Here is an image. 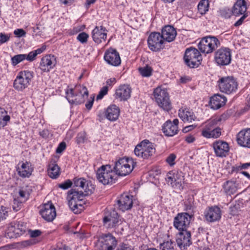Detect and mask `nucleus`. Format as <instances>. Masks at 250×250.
Returning a JSON list of instances; mask_svg holds the SVG:
<instances>
[{
  "mask_svg": "<svg viewBox=\"0 0 250 250\" xmlns=\"http://www.w3.org/2000/svg\"><path fill=\"white\" fill-rule=\"evenodd\" d=\"M66 98L70 104H79L83 103L88 97L87 88L82 85H76L74 88L66 90Z\"/></svg>",
  "mask_w": 250,
  "mask_h": 250,
  "instance_id": "obj_1",
  "label": "nucleus"
},
{
  "mask_svg": "<svg viewBox=\"0 0 250 250\" xmlns=\"http://www.w3.org/2000/svg\"><path fill=\"white\" fill-rule=\"evenodd\" d=\"M82 191L71 189L68 192L67 199L68 206L71 210L76 214L80 213L84 208V197L87 196Z\"/></svg>",
  "mask_w": 250,
  "mask_h": 250,
  "instance_id": "obj_2",
  "label": "nucleus"
},
{
  "mask_svg": "<svg viewBox=\"0 0 250 250\" xmlns=\"http://www.w3.org/2000/svg\"><path fill=\"white\" fill-rule=\"evenodd\" d=\"M97 178L104 185H111L117 180L118 175L111 165L102 166L97 171Z\"/></svg>",
  "mask_w": 250,
  "mask_h": 250,
  "instance_id": "obj_3",
  "label": "nucleus"
},
{
  "mask_svg": "<svg viewBox=\"0 0 250 250\" xmlns=\"http://www.w3.org/2000/svg\"><path fill=\"white\" fill-rule=\"evenodd\" d=\"M217 84L220 92L228 95L235 93L238 87V82L233 76L220 77Z\"/></svg>",
  "mask_w": 250,
  "mask_h": 250,
  "instance_id": "obj_4",
  "label": "nucleus"
},
{
  "mask_svg": "<svg viewBox=\"0 0 250 250\" xmlns=\"http://www.w3.org/2000/svg\"><path fill=\"white\" fill-rule=\"evenodd\" d=\"M156 102L164 110L168 111L171 108L169 96L167 89L164 86L156 87L153 91Z\"/></svg>",
  "mask_w": 250,
  "mask_h": 250,
  "instance_id": "obj_5",
  "label": "nucleus"
},
{
  "mask_svg": "<svg viewBox=\"0 0 250 250\" xmlns=\"http://www.w3.org/2000/svg\"><path fill=\"white\" fill-rule=\"evenodd\" d=\"M155 152L154 144L148 140H144L137 145L134 149V153L138 157L144 159L151 158Z\"/></svg>",
  "mask_w": 250,
  "mask_h": 250,
  "instance_id": "obj_6",
  "label": "nucleus"
},
{
  "mask_svg": "<svg viewBox=\"0 0 250 250\" xmlns=\"http://www.w3.org/2000/svg\"><path fill=\"white\" fill-rule=\"evenodd\" d=\"M135 165L132 159L122 158L115 162L113 169L117 175L124 176L131 172Z\"/></svg>",
  "mask_w": 250,
  "mask_h": 250,
  "instance_id": "obj_7",
  "label": "nucleus"
},
{
  "mask_svg": "<svg viewBox=\"0 0 250 250\" xmlns=\"http://www.w3.org/2000/svg\"><path fill=\"white\" fill-rule=\"evenodd\" d=\"M220 45V42L216 37L209 36L202 38L198 44V47L201 52L209 54Z\"/></svg>",
  "mask_w": 250,
  "mask_h": 250,
  "instance_id": "obj_8",
  "label": "nucleus"
},
{
  "mask_svg": "<svg viewBox=\"0 0 250 250\" xmlns=\"http://www.w3.org/2000/svg\"><path fill=\"white\" fill-rule=\"evenodd\" d=\"M184 58L186 64L190 68L197 67L202 60L200 52L193 47L186 49Z\"/></svg>",
  "mask_w": 250,
  "mask_h": 250,
  "instance_id": "obj_9",
  "label": "nucleus"
},
{
  "mask_svg": "<svg viewBox=\"0 0 250 250\" xmlns=\"http://www.w3.org/2000/svg\"><path fill=\"white\" fill-rule=\"evenodd\" d=\"M34 77V72L29 70L20 71L14 82V88L22 91L27 88L30 84Z\"/></svg>",
  "mask_w": 250,
  "mask_h": 250,
  "instance_id": "obj_10",
  "label": "nucleus"
},
{
  "mask_svg": "<svg viewBox=\"0 0 250 250\" xmlns=\"http://www.w3.org/2000/svg\"><path fill=\"white\" fill-rule=\"evenodd\" d=\"M117 241L110 233L103 234L96 245V250H113L117 246Z\"/></svg>",
  "mask_w": 250,
  "mask_h": 250,
  "instance_id": "obj_11",
  "label": "nucleus"
},
{
  "mask_svg": "<svg viewBox=\"0 0 250 250\" xmlns=\"http://www.w3.org/2000/svg\"><path fill=\"white\" fill-rule=\"evenodd\" d=\"M214 60L220 66L229 64L231 60V50L228 47H221L215 53Z\"/></svg>",
  "mask_w": 250,
  "mask_h": 250,
  "instance_id": "obj_12",
  "label": "nucleus"
},
{
  "mask_svg": "<svg viewBox=\"0 0 250 250\" xmlns=\"http://www.w3.org/2000/svg\"><path fill=\"white\" fill-rule=\"evenodd\" d=\"M73 181L74 187L77 188V190L82 191L85 195L91 194L95 189L94 186L91 182L83 178L75 177Z\"/></svg>",
  "mask_w": 250,
  "mask_h": 250,
  "instance_id": "obj_13",
  "label": "nucleus"
},
{
  "mask_svg": "<svg viewBox=\"0 0 250 250\" xmlns=\"http://www.w3.org/2000/svg\"><path fill=\"white\" fill-rule=\"evenodd\" d=\"M164 40L159 32H152L147 39L148 47L152 51H160L164 47Z\"/></svg>",
  "mask_w": 250,
  "mask_h": 250,
  "instance_id": "obj_14",
  "label": "nucleus"
},
{
  "mask_svg": "<svg viewBox=\"0 0 250 250\" xmlns=\"http://www.w3.org/2000/svg\"><path fill=\"white\" fill-rule=\"evenodd\" d=\"M176 242L181 250L186 249L192 244L190 231L188 229L179 230L176 235Z\"/></svg>",
  "mask_w": 250,
  "mask_h": 250,
  "instance_id": "obj_15",
  "label": "nucleus"
},
{
  "mask_svg": "<svg viewBox=\"0 0 250 250\" xmlns=\"http://www.w3.org/2000/svg\"><path fill=\"white\" fill-rule=\"evenodd\" d=\"M204 214L206 220L209 223L220 220L222 215L221 209L217 206L208 207L205 209Z\"/></svg>",
  "mask_w": 250,
  "mask_h": 250,
  "instance_id": "obj_16",
  "label": "nucleus"
},
{
  "mask_svg": "<svg viewBox=\"0 0 250 250\" xmlns=\"http://www.w3.org/2000/svg\"><path fill=\"white\" fill-rule=\"evenodd\" d=\"M191 216L188 213H179L174 219L173 225L179 230L188 229Z\"/></svg>",
  "mask_w": 250,
  "mask_h": 250,
  "instance_id": "obj_17",
  "label": "nucleus"
},
{
  "mask_svg": "<svg viewBox=\"0 0 250 250\" xmlns=\"http://www.w3.org/2000/svg\"><path fill=\"white\" fill-rule=\"evenodd\" d=\"M104 60L108 64L114 66H119L121 62L119 53L116 49L111 48L105 52Z\"/></svg>",
  "mask_w": 250,
  "mask_h": 250,
  "instance_id": "obj_18",
  "label": "nucleus"
},
{
  "mask_svg": "<svg viewBox=\"0 0 250 250\" xmlns=\"http://www.w3.org/2000/svg\"><path fill=\"white\" fill-rule=\"evenodd\" d=\"M56 63V59L54 55H45L41 59L39 67L42 72H48L54 68Z\"/></svg>",
  "mask_w": 250,
  "mask_h": 250,
  "instance_id": "obj_19",
  "label": "nucleus"
},
{
  "mask_svg": "<svg viewBox=\"0 0 250 250\" xmlns=\"http://www.w3.org/2000/svg\"><path fill=\"white\" fill-rule=\"evenodd\" d=\"M40 213L42 217L48 222L52 221L56 216V209L52 203L44 204Z\"/></svg>",
  "mask_w": 250,
  "mask_h": 250,
  "instance_id": "obj_20",
  "label": "nucleus"
},
{
  "mask_svg": "<svg viewBox=\"0 0 250 250\" xmlns=\"http://www.w3.org/2000/svg\"><path fill=\"white\" fill-rule=\"evenodd\" d=\"M214 152L217 157H226L229 151V144L223 141L218 140L214 142L212 144Z\"/></svg>",
  "mask_w": 250,
  "mask_h": 250,
  "instance_id": "obj_21",
  "label": "nucleus"
},
{
  "mask_svg": "<svg viewBox=\"0 0 250 250\" xmlns=\"http://www.w3.org/2000/svg\"><path fill=\"white\" fill-rule=\"evenodd\" d=\"M119 222V215L115 210L107 213L103 218L104 226L107 229L115 227Z\"/></svg>",
  "mask_w": 250,
  "mask_h": 250,
  "instance_id": "obj_22",
  "label": "nucleus"
},
{
  "mask_svg": "<svg viewBox=\"0 0 250 250\" xmlns=\"http://www.w3.org/2000/svg\"><path fill=\"white\" fill-rule=\"evenodd\" d=\"M107 30L103 26H96L92 31L93 41L98 44L105 41L107 38Z\"/></svg>",
  "mask_w": 250,
  "mask_h": 250,
  "instance_id": "obj_23",
  "label": "nucleus"
},
{
  "mask_svg": "<svg viewBox=\"0 0 250 250\" xmlns=\"http://www.w3.org/2000/svg\"><path fill=\"white\" fill-rule=\"evenodd\" d=\"M236 140L239 146L250 148V128L241 130L237 135Z\"/></svg>",
  "mask_w": 250,
  "mask_h": 250,
  "instance_id": "obj_24",
  "label": "nucleus"
},
{
  "mask_svg": "<svg viewBox=\"0 0 250 250\" xmlns=\"http://www.w3.org/2000/svg\"><path fill=\"white\" fill-rule=\"evenodd\" d=\"M131 88L129 85L123 84L120 85L116 90L115 98L120 101H126L131 96Z\"/></svg>",
  "mask_w": 250,
  "mask_h": 250,
  "instance_id": "obj_25",
  "label": "nucleus"
},
{
  "mask_svg": "<svg viewBox=\"0 0 250 250\" xmlns=\"http://www.w3.org/2000/svg\"><path fill=\"white\" fill-rule=\"evenodd\" d=\"M117 205L122 211L131 209L133 205V196L126 194L122 195L117 201Z\"/></svg>",
  "mask_w": 250,
  "mask_h": 250,
  "instance_id": "obj_26",
  "label": "nucleus"
},
{
  "mask_svg": "<svg viewBox=\"0 0 250 250\" xmlns=\"http://www.w3.org/2000/svg\"><path fill=\"white\" fill-rule=\"evenodd\" d=\"M227 98L220 94H214L210 98L209 105L213 109H218L224 106L227 102Z\"/></svg>",
  "mask_w": 250,
  "mask_h": 250,
  "instance_id": "obj_27",
  "label": "nucleus"
},
{
  "mask_svg": "<svg viewBox=\"0 0 250 250\" xmlns=\"http://www.w3.org/2000/svg\"><path fill=\"white\" fill-rule=\"evenodd\" d=\"M238 184L233 179L225 182L223 185L224 192L227 195H231L236 192Z\"/></svg>",
  "mask_w": 250,
  "mask_h": 250,
  "instance_id": "obj_28",
  "label": "nucleus"
},
{
  "mask_svg": "<svg viewBox=\"0 0 250 250\" xmlns=\"http://www.w3.org/2000/svg\"><path fill=\"white\" fill-rule=\"evenodd\" d=\"M120 115V109L115 104L109 106L106 109L105 115L106 118L110 121L117 120Z\"/></svg>",
  "mask_w": 250,
  "mask_h": 250,
  "instance_id": "obj_29",
  "label": "nucleus"
},
{
  "mask_svg": "<svg viewBox=\"0 0 250 250\" xmlns=\"http://www.w3.org/2000/svg\"><path fill=\"white\" fill-rule=\"evenodd\" d=\"M246 2L245 0H238L234 4L232 12L235 16L245 14L247 10Z\"/></svg>",
  "mask_w": 250,
  "mask_h": 250,
  "instance_id": "obj_30",
  "label": "nucleus"
},
{
  "mask_svg": "<svg viewBox=\"0 0 250 250\" xmlns=\"http://www.w3.org/2000/svg\"><path fill=\"white\" fill-rule=\"evenodd\" d=\"M17 171L19 175L21 177L28 178L32 174V168L31 167L30 163L26 162L23 163L21 167H18L17 168Z\"/></svg>",
  "mask_w": 250,
  "mask_h": 250,
  "instance_id": "obj_31",
  "label": "nucleus"
},
{
  "mask_svg": "<svg viewBox=\"0 0 250 250\" xmlns=\"http://www.w3.org/2000/svg\"><path fill=\"white\" fill-rule=\"evenodd\" d=\"M19 195L21 198L20 201H18L16 199H14L13 201V208L16 211L20 209L19 205H21L22 202L26 201L28 198L29 194L25 188H22L19 190Z\"/></svg>",
  "mask_w": 250,
  "mask_h": 250,
  "instance_id": "obj_32",
  "label": "nucleus"
},
{
  "mask_svg": "<svg viewBox=\"0 0 250 250\" xmlns=\"http://www.w3.org/2000/svg\"><path fill=\"white\" fill-rule=\"evenodd\" d=\"M179 116L184 122H192L196 117L194 113L188 108L179 110Z\"/></svg>",
  "mask_w": 250,
  "mask_h": 250,
  "instance_id": "obj_33",
  "label": "nucleus"
},
{
  "mask_svg": "<svg viewBox=\"0 0 250 250\" xmlns=\"http://www.w3.org/2000/svg\"><path fill=\"white\" fill-rule=\"evenodd\" d=\"M174 179V185H173V188H174L178 191H181L183 189L184 184V176L182 172H177L176 173H173V179Z\"/></svg>",
  "mask_w": 250,
  "mask_h": 250,
  "instance_id": "obj_34",
  "label": "nucleus"
},
{
  "mask_svg": "<svg viewBox=\"0 0 250 250\" xmlns=\"http://www.w3.org/2000/svg\"><path fill=\"white\" fill-rule=\"evenodd\" d=\"M221 120L222 118L220 117L219 118H215L214 119H211L207 121L205 123V125L203 128L202 131H207L208 130H210L211 129H213L218 128L219 127L217 126L218 123Z\"/></svg>",
  "mask_w": 250,
  "mask_h": 250,
  "instance_id": "obj_35",
  "label": "nucleus"
},
{
  "mask_svg": "<svg viewBox=\"0 0 250 250\" xmlns=\"http://www.w3.org/2000/svg\"><path fill=\"white\" fill-rule=\"evenodd\" d=\"M161 36L164 41L169 42H172V25H167L163 27Z\"/></svg>",
  "mask_w": 250,
  "mask_h": 250,
  "instance_id": "obj_36",
  "label": "nucleus"
},
{
  "mask_svg": "<svg viewBox=\"0 0 250 250\" xmlns=\"http://www.w3.org/2000/svg\"><path fill=\"white\" fill-rule=\"evenodd\" d=\"M202 135L207 138H217L221 135V129L218 127L207 131H202Z\"/></svg>",
  "mask_w": 250,
  "mask_h": 250,
  "instance_id": "obj_37",
  "label": "nucleus"
},
{
  "mask_svg": "<svg viewBox=\"0 0 250 250\" xmlns=\"http://www.w3.org/2000/svg\"><path fill=\"white\" fill-rule=\"evenodd\" d=\"M18 231L14 223H11L7 229L6 236L9 238H17L19 236Z\"/></svg>",
  "mask_w": 250,
  "mask_h": 250,
  "instance_id": "obj_38",
  "label": "nucleus"
},
{
  "mask_svg": "<svg viewBox=\"0 0 250 250\" xmlns=\"http://www.w3.org/2000/svg\"><path fill=\"white\" fill-rule=\"evenodd\" d=\"M48 174L51 178H57L60 175V168L59 166L55 164L49 165Z\"/></svg>",
  "mask_w": 250,
  "mask_h": 250,
  "instance_id": "obj_39",
  "label": "nucleus"
},
{
  "mask_svg": "<svg viewBox=\"0 0 250 250\" xmlns=\"http://www.w3.org/2000/svg\"><path fill=\"white\" fill-rule=\"evenodd\" d=\"M209 5L208 0H201L197 6L199 13L202 15H205L208 11Z\"/></svg>",
  "mask_w": 250,
  "mask_h": 250,
  "instance_id": "obj_40",
  "label": "nucleus"
},
{
  "mask_svg": "<svg viewBox=\"0 0 250 250\" xmlns=\"http://www.w3.org/2000/svg\"><path fill=\"white\" fill-rule=\"evenodd\" d=\"M162 130L165 136H172V122L170 120H168L163 124Z\"/></svg>",
  "mask_w": 250,
  "mask_h": 250,
  "instance_id": "obj_41",
  "label": "nucleus"
},
{
  "mask_svg": "<svg viewBox=\"0 0 250 250\" xmlns=\"http://www.w3.org/2000/svg\"><path fill=\"white\" fill-rule=\"evenodd\" d=\"M139 71L142 76L148 77L151 75L152 69L151 67L146 65L145 67H140Z\"/></svg>",
  "mask_w": 250,
  "mask_h": 250,
  "instance_id": "obj_42",
  "label": "nucleus"
},
{
  "mask_svg": "<svg viewBox=\"0 0 250 250\" xmlns=\"http://www.w3.org/2000/svg\"><path fill=\"white\" fill-rule=\"evenodd\" d=\"M26 54H18L15 55L11 58L12 64L15 66L22 61L25 60Z\"/></svg>",
  "mask_w": 250,
  "mask_h": 250,
  "instance_id": "obj_43",
  "label": "nucleus"
},
{
  "mask_svg": "<svg viewBox=\"0 0 250 250\" xmlns=\"http://www.w3.org/2000/svg\"><path fill=\"white\" fill-rule=\"evenodd\" d=\"M17 230H19L18 234L19 236L24 233L26 229V224L21 221L14 222Z\"/></svg>",
  "mask_w": 250,
  "mask_h": 250,
  "instance_id": "obj_44",
  "label": "nucleus"
},
{
  "mask_svg": "<svg viewBox=\"0 0 250 250\" xmlns=\"http://www.w3.org/2000/svg\"><path fill=\"white\" fill-rule=\"evenodd\" d=\"M241 205L239 203H235L229 207V213L233 216L238 215L240 211Z\"/></svg>",
  "mask_w": 250,
  "mask_h": 250,
  "instance_id": "obj_45",
  "label": "nucleus"
},
{
  "mask_svg": "<svg viewBox=\"0 0 250 250\" xmlns=\"http://www.w3.org/2000/svg\"><path fill=\"white\" fill-rule=\"evenodd\" d=\"M89 35L85 32L80 33L77 37V39L82 43L87 42Z\"/></svg>",
  "mask_w": 250,
  "mask_h": 250,
  "instance_id": "obj_46",
  "label": "nucleus"
},
{
  "mask_svg": "<svg viewBox=\"0 0 250 250\" xmlns=\"http://www.w3.org/2000/svg\"><path fill=\"white\" fill-rule=\"evenodd\" d=\"M220 15L222 17L228 19L230 17L232 14V10L227 8H224L220 11Z\"/></svg>",
  "mask_w": 250,
  "mask_h": 250,
  "instance_id": "obj_47",
  "label": "nucleus"
},
{
  "mask_svg": "<svg viewBox=\"0 0 250 250\" xmlns=\"http://www.w3.org/2000/svg\"><path fill=\"white\" fill-rule=\"evenodd\" d=\"M108 91V88L107 86L103 87L97 96V100H98L102 99L104 95L107 94Z\"/></svg>",
  "mask_w": 250,
  "mask_h": 250,
  "instance_id": "obj_48",
  "label": "nucleus"
},
{
  "mask_svg": "<svg viewBox=\"0 0 250 250\" xmlns=\"http://www.w3.org/2000/svg\"><path fill=\"white\" fill-rule=\"evenodd\" d=\"M161 249L162 250H172V241H167L164 242L163 243L161 244Z\"/></svg>",
  "mask_w": 250,
  "mask_h": 250,
  "instance_id": "obj_49",
  "label": "nucleus"
},
{
  "mask_svg": "<svg viewBox=\"0 0 250 250\" xmlns=\"http://www.w3.org/2000/svg\"><path fill=\"white\" fill-rule=\"evenodd\" d=\"M73 184V182H72L71 180H67L63 183L59 184L58 186L60 188H62L63 189H67L70 187H71Z\"/></svg>",
  "mask_w": 250,
  "mask_h": 250,
  "instance_id": "obj_50",
  "label": "nucleus"
},
{
  "mask_svg": "<svg viewBox=\"0 0 250 250\" xmlns=\"http://www.w3.org/2000/svg\"><path fill=\"white\" fill-rule=\"evenodd\" d=\"M249 167H250V162L243 164L241 165V166L240 167L233 166L232 167L231 173L237 171L238 170L242 169H247Z\"/></svg>",
  "mask_w": 250,
  "mask_h": 250,
  "instance_id": "obj_51",
  "label": "nucleus"
},
{
  "mask_svg": "<svg viewBox=\"0 0 250 250\" xmlns=\"http://www.w3.org/2000/svg\"><path fill=\"white\" fill-rule=\"evenodd\" d=\"M8 216V211L6 210L5 207L1 206L0 209V222L5 219Z\"/></svg>",
  "mask_w": 250,
  "mask_h": 250,
  "instance_id": "obj_52",
  "label": "nucleus"
},
{
  "mask_svg": "<svg viewBox=\"0 0 250 250\" xmlns=\"http://www.w3.org/2000/svg\"><path fill=\"white\" fill-rule=\"evenodd\" d=\"M86 139V135L85 132H82L78 134L77 136V142L78 144L84 143Z\"/></svg>",
  "mask_w": 250,
  "mask_h": 250,
  "instance_id": "obj_53",
  "label": "nucleus"
},
{
  "mask_svg": "<svg viewBox=\"0 0 250 250\" xmlns=\"http://www.w3.org/2000/svg\"><path fill=\"white\" fill-rule=\"evenodd\" d=\"M10 35L3 33H0V43L3 44L8 42L10 39Z\"/></svg>",
  "mask_w": 250,
  "mask_h": 250,
  "instance_id": "obj_54",
  "label": "nucleus"
},
{
  "mask_svg": "<svg viewBox=\"0 0 250 250\" xmlns=\"http://www.w3.org/2000/svg\"><path fill=\"white\" fill-rule=\"evenodd\" d=\"M66 147V144L64 142H62L59 144L58 147L56 149V152L57 153H61L63 151Z\"/></svg>",
  "mask_w": 250,
  "mask_h": 250,
  "instance_id": "obj_55",
  "label": "nucleus"
},
{
  "mask_svg": "<svg viewBox=\"0 0 250 250\" xmlns=\"http://www.w3.org/2000/svg\"><path fill=\"white\" fill-rule=\"evenodd\" d=\"M36 57V53L34 51H32L29 53L28 54H26V58L27 61L32 62L33 61Z\"/></svg>",
  "mask_w": 250,
  "mask_h": 250,
  "instance_id": "obj_56",
  "label": "nucleus"
},
{
  "mask_svg": "<svg viewBox=\"0 0 250 250\" xmlns=\"http://www.w3.org/2000/svg\"><path fill=\"white\" fill-rule=\"evenodd\" d=\"M29 232L31 237H37L39 236L42 234L41 231L39 229H36L34 230H29Z\"/></svg>",
  "mask_w": 250,
  "mask_h": 250,
  "instance_id": "obj_57",
  "label": "nucleus"
},
{
  "mask_svg": "<svg viewBox=\"0 0 250 250\" xmlns=\"http://www.w3.org/2000/svg\"><path fill=\"white\" fill-rule=\"evenodd\" d=\"M14 34L18 37H21L26 34V32L22 29H17L14 31Z\"/></svg>",
  "mask_w": 250,
  "mask_h": 250,
  "instance_id": "obj_58",
  "label": "nucleus"
},
{
  "mask_svg": "<svg viewBox=\"0 0 250 250\" xmlns=\"http://www.w3.org/2000/svg\"><path fill=\"white\" fill-rule=\"evenodd\" d=\"M10 117H5V118L0 119V128H1L7 125V123L10 121Z\"/></svg>",
  "mask_w": 250,
  "mask_h": 250,
  "instance_id": "obj_59",
  "label": "nucleus"
},
{
  "mask_svg": "<svg viewBox=\"0 0 250 250\" xmlns=\"http://www.w3.org/2000/svg\"><path fill=\"white\" fill-rule=\"evenodd\" d=\"M191 79L190 77L188 76H184L181 77L179 79L178 83H186L191 81Z\"/></svg>",
  "mask_w": 250,
  "mask_h": 250,
  "instance_id": "obj_60",
  "label": "nucleus"
},
{
  "mask_svg": "<svg viewBox=\"0 0 250 250\" xmlns=\"http://www.w3.org/2000/svg\"><path fill=\"white\" fill-rule=\"evenodd\" d=\"M117 250H133L131 246L127 244H123L120 245Z\"/></svg>",
  "mask_w": 250,
  "mask_h": 250,
  "instance_id": "obj_61",
  "label": "nucleus"
},
{
  "mask_svg": "<svg viewBox=\"0 0 250 250\" xmlns=\"http://www.w3.org/2000/svg\"><path fill=\"white\" fill-rule=\"evenodd\" d=\"M247 16V14H243V16L234 23V26H239L241 25Z\"/></svg>",
  "mask_w": 250,
  "mask_h": 250,
  "instance_id": "obj_62",
  "label": "nucleus"
},
{
  "mask_svg": "<svg viewBox=\"0 0 250 250\" xmlns=\"http://www.w3.org/2000/svg\"><path fill=\"white\" fill-rule=\"evenodd\" d=\"M5 117H10L7 114V112L4 108H0V119L5 118Z\"/></svg>",
  "mask_w": 250,
  "mask_h": 250,
  "instance_id": "obj_63",
  "label": "nucleus"
},
{
  "mask_svg": "<svg viewBox=\"0 0 250 250\" xmlns=\"http://www.w3.org/2000/svg\"><path fill=\"white\" fill-rule=\"evenodd\" d=\"M40 135L43 138H47L49 135V132L47 130H43L40 132Z\"/></svg>",
  "mask_w": 250,
  "mask_h": 250,
  "instance_id": "obj_64",
  "label": "nucleus"
}]
</instances>
